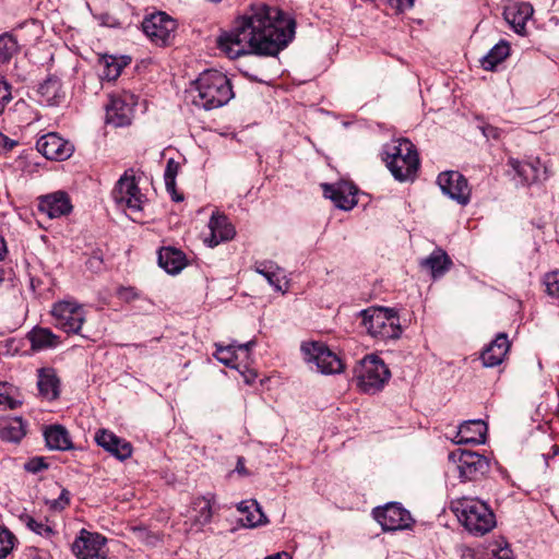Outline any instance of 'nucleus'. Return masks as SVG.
Returning <instances> with one entry per match:
<instances>
[{
	"mask_svg": "<svg viewBox=\"0 0 559 559\" xmlns=\"http://www.w3.org/2000/svg\"><path fill=\"white\" fill-rule=\"evenodd\" d=\"M295 21L264 2L250 4L217 38V47L230 59L246 55L276 56L294 38Z\"/></svg>",
	"mask_w": 559,
	"mask_h": 559,
	"instance_id": "f257e3e1",
	"label": "nucleus"
},
{
	"mask_svg": "<svg viewBox=\"0 0 559 559\" xmlns=\"http://www.w3.org/2000/svg\"><path fill=\"white\" fill-rule=\"evenodd\" d=\"M189 93L193 105L205 110L222 107L234 97L229 79L217 70L202 72Z\"/></svg>",
	"mask_w": 559,
	"mask_h": 559,
	"instance_id": "f03ea898",
	"label": "nucleus"
},
{
	"mask_svg": "<svg viewBox=\"0 0 559 559\" xmlns=\"http://www.w3.org/2000/svg\"><path fill=\"white\" fill-rule=\"evenodd\" d=\"M451 511L462 525L473 535L483 536L496 526V516L483 501L462 497L450 503Z\"/></svg>",
	"mask_w": 559,
	"mask_h": 559,
	"instance_id": "7ed1b4c3",
	"label": "nucleus"
},
{
	"mask_svg": "<svg viewBox=\"0 0 559 559\" xmlns=\"http://www.w3.org/2000/svg\"><path fill=\"white\" fill-rule=\"evenodd\" d=\"M384 162L399 181L414 180L419 167V157L415 145L407 139L393 140L385 144Z\"/></svg>",
	"mask_w": 559,
	"mask_h": 559,
	"instance_id": "20e7f679",
	"label": "nucleus"
},
{
	"mask_svg": "<svg viewBox=\"0 0 559 559\" xmlns=\"http://www.w3.org/2000/svg\"><path fill=\"white\" fill-rule=\"evenodd\" d=\"M391 372L386 365L376 355H367L354 368L353 381L364 392L373 394L382 390Z\"/></svg>",
	"mask_w": 559,
	"mask_h": 559,
	"instance_id": "39448f33",
	"label": "nucleus"
},
{
	"mask_svg": "<svg viewBox=\"0 0 559 559\" xmlns=\"http://www.w3.org/2000/svg\"><path fill=\"white\" fill-rule=\"evenodd\" d=\"M367 333L380 340L397 338L401 333L400 318L395 310L371 307L359 312Z\"/></svg>",
	"mask_w": 559,
	"mask_h": 559,
	"instance_id": "423d86ee",
	"label": "nucleus"
},
{
	"mask_svg": "<svg viewBox=\"0 0 559 559\" xmlns=\"http://www.w3.org/2000/svg\"><path fill=\"white\" fill-rule=\"evenodd\" d=\"M51 314L55 326L68 334H80L86 319L83 306L75 300H61L53 304Z\"/></svg>",
	"mask_w": 559,
	"mask_h": 559,
	"instance_id": "0eeeda50",
	"label": "nucleus"
},
{
	"mask_svg": "<svg viewBox=\"0 0 559 559\" xmlns=\"http://www.w3.org/2000/svg\"><path fill=\"white\" fill-rule=\"evenodd\" d=\"M304 358L307 362L317 366L318 371L324 374L340 373L344 370L342 359L329 349L323 343L310 342L301 346Z\"/></svg>",
	"mask_w": 559,
	"mask_h": 559,
	"instance_id": "6e6552de",
	"label": "nucleus"
},
{
	"mask_svg": "<svg viewBox=\"0 0 559 559\" xmlns=\"http://www.w3.org/2000/svg\"><path fill=\"white\" fill-rule=\"evenodd\" d=\"M449 460L456 464L459 476L463 481L476 480L489 469L487 457L473 451L456 449L450 452Z\"/></svg>",
	"mask_w": 559,
	"mask_h": 559,
	"instance_id": "1a4fd4ad",
	"label": "nucleus"
},
{
	"mask_svg": "<svg viewBox=\"0 0 559 559\" xmlns=\"http://www.w3.org/2000/svg\"><path fill=\"white\" fill-rule=\"evenodd\" d=\"M111 194L120 207L128 209L132 213L141 212L146 201L145 195L141 192L135 181V177L129 175L128 171L117 181Z\"/></svg>",
	"mask_w": 559,
	"mask_h": 559,
	"instance_id": "9d476101",
	"label": "nucleus"
},
{
	"mask_svg": "<svg viewBox=\"0 0 559 559\" xmlns=\"http://www.w3.org/2000/svg\"><path fill=\"white\" fill-rule=\"evenodd\" d=\"M136 104L138 97L131 92L112 94L106 105V122L117 128L129 126Z\"/></svg>",
	"mask_w": 559,
	"mask_h": 559,
	"instance_id": "9b49d317",
	"label": "nucleus"
},
{
	"mask_svg": "<svg viewBox=\"0 0 559 559\" xmlns=\"http://www.w3.org/2000/svg\"><path fill=\"white\" fill-rule=\"evenodd\" d=\"M142 28L152 43L164 47L170 45L175 38L177 24L165 12H157L144 19Z\"/></svg>",
	"mask_w": 559,
	"mask_h": 559,
	"instance_id": "f8f14e48",
	"label": "nucleus"
},
{
	"mask_svg": "<svg viewBox=\"0 0 559 559\" xmlns=\"http://www.w3.org/2000/svg\"><path fill=\"white\" fill-rule=\"evenodd\" d=\"M372 514L383 531L405 530L413 523L411 513L397 502L374 508Z\"/></svg>",
	"mask_w": 559,
	"mask_h": 559,
	"instance_id": "ddd939ff",
	"label": "nucleus"
},
{
	"mask_svg": "<svg viewBox=\"0 0 559 559\" xmlns=\"http://www.w3.org/2000/svg\"><path fill=\"white\" fill-rule=\"evenodd\" d=\"M106 543L103 535L82 530L72 544V551L78 559H106Z\"/></svg>",
	"mask_w": 559,
	"mask_h": 559,
	"instance_id": "4468645a",
	"label": "nucleus"
},
{
	"mask_svg": "<svg viewBox=\"0 0 559 559\" xmlns=\"http://www.w3.org/2000/svg\"><path fill=\"white\" fill-rule=\"evenodd\" d=\"M437 183L441 191L456 201L460 205L468 204L471 200V188L467 179L459 171L449 170L439 174Z\"/></svg>",
	"mask_w": 559,
	"mask_h": 559,
	"instance_id": "2eb2a0df",
	"label": "nucleus"
},
{
	"mask_svg": "<svg viewBox=\"0 0 559 559\" xmlns=\"http://www.w3.org/2000/svg\"><path fill=\"white\" fill-rule=\"evenodd\" d=\"M36 148L51 160H64L73 153V145L53 132L40 136L36 142Z\"/></svg>",
	"mask_w": 559,
	"mask_h": 559,
	"instance_id": "dca6fc26",
	"label": "nucleus"
},
{
	"mask_svg": "<svg viewBox=\"0 0 559 559\" xmlns=\"http://www.w3.org/2000/svg\"><path fill=\"white\" fill-rule=\"evenodd\" d=\"M94 439L99 447L120 461H124L132 455L131 443L107 429H99Z\"/></svg>",
	"mask_w": 559,
	"mask_h": 559,
	"instance_id": "f3484780",
	"label": "nucleus"
},
{
	"mask_svg": "<svg viewBox=\"0 0 559 559\" xmlns=\"http://www.w3.org/2000/svg\"><path fill=\"white\" fill-rule=\"evenodd\" d=\"M39 212L49 218H58L68 215L72 211L69 195L63 191H57L39 198Z\"/></svg>",
	"mask_w": 559,
	"mask_h": 559,
	"instance_id": "a211bd4d",
	"label": "nucleus"
},
{
	"mask_svg": "<svg viewBox=\"0 0 559 559\" xmlns=\"http://www.w3.org/2000/svg\"><path fill=\"white\" fill-rule=\"evenodd\" d=\"M510 342L507 333H498L495 340H492L481 352L480 359L484 367L492 368L497 367L504 360L507 354L510 350Z\"/></svg>",
	"mask_w": 559,
	"mask_h": 559,
	"instance_id": "6ab92c4d",
	"label": "nucleus"
},
{
	"mask_svg": "<svg viewBox=\"0 0 559 559\" xmlns=\"http://www.w3.org/2000/svg\"><path fill=\"white\" fill-rule=\"evenodd\" d=\"M324 197L331 199L342 210H352L356 203V188L348 183L322 185Z\"/></svg>",
	"mask_w": 559,
	"mask_h": 559,
	"instance_id": "aec40b11",
	"label": "nucleus"
},
{
	"mask_svg": "<svg viewBox=\"0 0 559 559\" xmlns=\"http://www.w3.org/2000/svg\"><path fill=\"white\" fill-rule=\"evenodd\" d=\"M487 425L481 419L464 421L454 438L456 444H481L486 441Z\"/></svg>",
	"mask_w": 559,
	"mask_h": 559,
	"instance_id": "412c9836",
	"label": "nucleus"
},
{
	"mask_svg": "<svg viewBox=\"0 0 559 559\" xmlns=\"http://www.w3.org/2000/svg\"><path fill=\"white\" fill-rule=\"evenodd\" d=\"M209 228L211 230V236L205 241L212 248L222 241L233 239L236 234L235 227L231 225L228 217L221 213L212 214L209 222Z\"/></svg>",
	"mask_w": 559,
	"mask_h": 559,
	"instance_id": "4be33fe9",
	"label": "nucleus"
},
{
	"mask_svg": "<svg viewBox=\"0 0 559 559\" xmlns=\"http://www.w3.org/2000/svg\"><path fill=\"white\" fill-rule=\"evenodd\" d=\"M37 94L38 102L46 106H58L64 98L61 81L55 75L48 76L39 84Z\"/></svg>",
	"mask_w": 559,
	"mask_h": 559,
	"instance_id": "5701e85b",
	"label": "nucleus"
},
{
	"mask_svg": "<svg viewBox=\"0 0 559 559\" xmlns=\"http://www.w3.org/2000/svg\"><path fill=\"white\" fill-rule=\"evenodd\" d=\"M533 14V8L528 3H520L506 8L504 20L520 35L525 33L526 22Z\"/></svg>",
	"mask_w": 559,
	"mask_h": 559,
	"instance_id": "b1692460",
	"label": "nucleus"
},
{
	"mask_svg": "<svg viewBox=\"0 0 559 559\" xmlns=\"http://www.w3.org/2000/svg\"><path fill=\"white\" fill-rule=\"evenodd\" d=\"M254 344V341H249L245 344L239 345H216V352L214 356L219 362L224 364L225 366L230 368H237L236 361L239 358V354H242L245 358H248L249 350L252 348Z\"/></svg>",
	"mask_w": 559,
	"mask_h": 559,
	"instance_id": "393cba45",
	"label": "nucleus"
},
{
	"mask_svg": "<svg viewBox=\"0 0 559 559\" xmlns=\"http://www.w3.org/2000/svg\"><path fill=\"white\" fill-rule=\"evenodd\" d=\"M37 386L40 396L47 401H53L60 394V381L52 368H41L38 370Z\"/></svg>",
	"mask_w": 559,
	"mask_h": 559,
	"instance_id": "a878e982",
	"label": "nucleus"
},
{
	"mask_svg": "<svg viewBox=\"0 0 559 559\" xmlns=\"http://www.w3.org/2000/svg\"><path fill=\"white\" fill-rule=\"evenodd\" d=\"M237 509L242 514L239 521L245 527H257L267 522L265 514L255 500L241 501Z\"/></svg>",
	"mask_w": 559,
	"mask_h": 559,
	"instance_id": "bb28decb",
	"label": "nucleus"
},
{
	"mask_svg": "<svg viewBox=\"0 0 559 559\" xmlns=\"http://www.w3.org/2000/svg\"><path fill=\"white\" fill-rule=\"evenodd\" d=\"M158 264L169 274H178L186 266V255L182 251L166 247L158 251Z\"/></svg>",
	"mask_w": 559,
	"mask_h": 559,
	"instance_id": "cd10ccee",
	"label": "nucleus"
},
{
	"mask_svg": "<svg viewBox=\"0 0 559 559\" xmlns=\"http://www.w3.org/2000/svg\"><path fill=\"white\" fill-rule=\"evenodd\" d=\"M27 338L31 342L32 349L34 350L55 348L60 344V337L50 329L43 326L33 328L28 332Z\"/></svg>",
	"mask_w": 559,
	"mask_h": 559,
	"instance_id": "c85d7f7f",
	"label": "nucleus"
},
{
	"mask_svg": "<svg viewBox=\"0 0 559 559\" xmlns=\"http://www.w3.org/2000/svg\"><path fill=\"white\" fill-rule=\"evenodd\" d=\"M26 435V424L21 417L0 419V438L9 442H20Z\"/></svg>",
	"mask_w": 559,
	"mask_h": 559,
	"instance_id": "c756f323",
	"label": "nucleus"
},
{
	"mask_svg": "<svg viewBox=\"0 0 559 559\" xmlns=\"http://www.w3.org/2000/svg\"><path fill=\"white\" fill-rule=\"evenodd\" d=\"M44 437L47 447L51 450L66 451L73 448L68 430L61 425L48 427Z\"/></svg>",
	"mask_w": 559,
	"mask_h": 559,
	"instance_id": "7c9ffc66",
	"label": "nucleus"
},
{
	"mask_svg": "<svg viewBox=\"0 0 559 559\" xmlns=\"http://www.w3.org/2000/svg\"><path fill=\"white\" fill-rule=\"evenodd\" d=\"M214 503V495L207 493L206 496L198 497L192 502V510L195 512L193 515V525L201 528L211 522L213 516L212 506Z\"/></svg>",
	"mask_w": 559,
	"mask_h": 559,
	"instance_id": "2f4dec72",
	"label": "nucleus"
},
{
	"mask_svg": "<svg viewBox=\"0 0 559 559\" xmlns=\"http://www.w3.org/2000/svg\"><path fill=\"white\" fill-rule=\"evenodd\" d=\"M421 266L430 271L432 277L442 276L452 265V261L445 251L441 249L433 250L429 257L421 261Z\"/></svg>",
	"mask_w": 559,
	"mask_h": 559,
	"instance_id": "473e14b6",
	"label": "nucleus"
},
{
	"mask_svg": "<svg viewBox=\"0 0 559 559\" xmlns=\"http://www.w3.org/2000/svg\"><path fill=\"white\" fill-rule=\"evenodd\" d=\"M130 58L115 57V56H103L99 58L98 64L102 68L100 76L108 81H115L120 74L122 69L129 64Z\"/></svg>",
	"mask_w": 559,
	"mask_h": 559,
	"instance_id": "72a5a7b5",
	"label": "nucleus"
},
{
	"mask_svg": "<svg viewBox=\"0 0 559 559\" xmlns=\"http://www.w3.org/2000/svg\"><path fill=\"white\" fill-rule=\"evenodd\" d=\"M509 165L526 185L534 183L540 179V163L538 159L534 162H521L514 158H510Z\"/></svg>",
	"mask_w": 559,
	"mask_h": 559,
	"instance_id": "f704fd0d",
	"label": "nucleus"
},
{
	"mask_svg": "<svg viewBox=\"0 0 559 559\" xmlns=\"http://www.w3.org/2000/svg\"><path fill=\"white\" fill-rule=\"evenodd\" d=\"M510 55V45L506 40H500L480 59L483 69L492 71Z\"/></svg>",
	"mask_w": 559,
	"mask_h": 559,
	"instance_id": "c9c22d12",
	"label": "nucleus"
},
{
	"mask_svg": "<svg viewBox=\"0 0 559 559\" xmlns=\"http://www.w3.org/2000/svg\"><path fill=\"white\" fill-rule=\"evenodd\" d=\"M180 170V163L174 158H169L166 164L164 180L168 193H170L174 201L179 202L183 200L182 194H178L176 190V177Z\"/></svg>",
	"mask_w": 559,
	"mask_h": 559,
	"instance_id": "e433bc0d",
	"label": "nucleus"
},
{
	"mask_svg": "<svg viewBox=\"0 0 559 559\" xmlns=\"http://www.w3.org/2000/svg\"><path fill=\"white\" fill-rule=\"evenodd\" d=\"M254 270L263 275L277 292H283L280 267L275 266L272 262H257Z\"/></svg>",
	"mask_w": 559,
	"mask_h": 559,
	"instance_id": "4c0bfd02",
	"label": "nucleus"
},
{
	"mask_svg": "<svg viewBox=\"0 0 559 559\" xmlns=\"http://www.w3.org/2000/svg\"><path fill=\"white\" fill-rule=\"evenodd\" d=\"M17 40L12 35H0V63L8 62L17 52Z\"/></svg>",
	"mask_w": 559,
	"mask_h": 559,
	"instance_id": "58836bf2",
	"label": "nucleus"
},
{
	"mask_svg": "<svg viewBox=\"0 0 559 559\" xmlns=\"http://www.w3.org/2000/svg\"><path fill=\"white\" fill-rule=\"evenodd\" d=\"M23 523L26 525L27 528L33 531L34 533L44 536V537H50L55 532L50 525H48L46 519H35L28 514L21 518Z\"/></svg>",
	"mask_w": 559,
	"mask_h": 559,
	"instance_id": "ea45409f",
	"label": "nucleus"
},
{
	"mask_svg": "<svg viewBox=\"0 0 559 559\" xmlns=\"http://www.w3.org/2000/svg\"><path fill=\"white\" fill-rule=\"evenodd\" d=\"M14 388L8 383L0 382V408L15 409L21 401L14 395Z\"/></svg>",
	"mask_w": 559,
	"mask_h": 559,
	"instance_id": "a19ab883",
	"label": "nucleus"
},
{
	"mask_svg": "<svg viewBox=\"0 0 559 559\" xmlns=\"http://www.w3.org/2000/svg\"><path fill=\"white\" fill-rule=\"evenodd\" d=\"M14 539L9 530L0 527V559H4L12 551Z\"/></svg>",
	"mask_w": 559,
	"mask_h": 559,
	"instance_id": "79ce46f5",
	"label": "nucleus"
},
{
	"mask_svg": "<svg viewBox=\"0 0 559 559\" xmlns=\"http://www.w3.org/2000/svg\"><path fill=\"white\" fill-rule=\"evenodd\" d=\"M544 284L548 295L559 298V271H554L546 274Z\"/></svg>",
	"mask_w": 559,
	"mask_h": 559,
	"instance_id": "37998d69",
	"label": "nucleus"
},
{
	"mask_svg": "<svg viewBox=\"0 0 559 559\" xmlns=\"http://www.w3.org/2000/svg\"><path fill=\"white\" fill-rule=\"evenodd\" d=\"M25 469L29 473L36 474L44 469L48 468V464L45 462L44 457H33L27 463H25Z\"/></svg>",
	"mask_w": 559,
	"mask_h": 559,
	"instance_id": "c03bdc74",
	"label": "nucleus"
},
{
	"mask_svg": "<svg viewBox=\"0 0 559 559\" xmlns=\"http://www.w3.org/2000/svg\"><path fill=\"white\" fill-rule=\"evenodd\" d=\"M11 87L2 79H0V114L3 112L7 104L11 100Z\"/></svg>",
	"mask_w": 559,
	"mask_h": 559,
	"instance_id": "a18cd8bd",
	"label": "nucleus"
},
{
	"mask_svg": "<svg viewBox=\"0 0 559 559\" xmlns=\"http://www.w3.org/2000/svg\"><path fill=\"white\" fill-rule=\"evenodd\" d=\"M25 556L27 559H51L50 554L47 550L31 547L26 550Z\"/></svg>",
	"mask_w": 559,
	"mask_h": 559,
	"instance_id": "49530a36",
	"label": "nucleus"
},
{
	"mask_svg": "<svg viewBox=\"0 0 559 559\" xmlns=\"http://www.w3.org/2000/svg\"><path fill=\"white\" fill-rule=\"evenodd\" d=\"M392 2H395V8L399 12H404L414 7L415 0H392Z\"/></svg>",
	"mask_w": 559,
	"mask_h": 559,
	"instance_id": "de8ad7c7",
	"label": "nucleus"
},
{
	"mask_svg": "<svg viewBox=\"0 0 559 559\" xmlns=\"http://www.w3.org/2000/svg\"><path fill=\"white\" fill-rule=\"evenodd\" d=\"M118 295L120 298H122L124 300H131V299L136 298V293L131 287H121L118 290Z\"/></svg>",
	"mask_w": 559,
	"mask_h": 559,
	"instance_id": "09e8293b",
	"label": "nucleus"
},
{
	"mask_svg": "<svg viewBox=\"0 0 559 559\" xmlns=\"http://www.w3.org/2000/svg\"><path fill=\"white\" fill-rule=\"evenodd\" d=\"M87 266L93 270H99L103 264V259L99 254L94 253L86 262Z\"/></svg>",
	"mask_w": 559,
	"mask_h": 559,
	"instance_id": "8fccbe9b",
	"label": "nucleus"
},
{
	"mask_svg": "<svg viewBox=\"0 0 559 559\" xmlns=\"http://www.w3.org/2000/svg\"><path fill=\"white\" fill-rule=\"evenodd\" d=\"M69 503H70L69 491L63 489L61 491L59 499L56 501V504H58L61 509H63Z\"/></svg>",
	"mask_w": 559,
	"mask_h": 559,
	"instance_id": "3c124183",
	"label": "nucleus"
},
{
	"mask_svg": "<svg viewBox=\"0 0 559 559\" xmlns=\"http://www.w3.org/2000/svg\"><path fill=\"white\" fill-rule=\"evenodd\" d=\"M497 559H513L512 550L508 547L500 548L496 554Z\"/></svg>",
	"mask_w": 559,
	"mask_h": 559,
	"instance_id": "603ef678",
	"label": "nucleus"
},
{
	"mask_svg": "<svg viewBox=\"0 0 559 559\" xmlns=\"http://www.w3.org/2000/svg\"><path fill=\"white\" fill-rule=\"evenodd\" d=\"M483 133L487 138H493V139H498L499 138L498 129L495 128V127H491V126L485 127L483 129Z\"/></svg>",
	"mask_w": 559,
	"mask_h": 559,
	"instance_id": "864d4df0",
	"label": "nucleus"
},
{
	"mask_svg": "<svg viewBox=\"0 0 559 559\" xmlns=\"http://www.w3.org/2000/svg\"><path fill=\"white\" fill-rule=\"evenodd\" d=\"M235 471L240 475H249L246 466H245V459L242 456H239L237 460V465Z\"/></svg>",
	"mask_w": 559,
	"mask_h": 559,
	"instance_id": "5fc2aeb1",
	"label": "nucleus"
},
{
	"mask_svg": "<svg viewBox=\"0 0 559 559\" xmlns=\"http://www.w3.org/2000/svg\"><path fill=\"white\" fill-rule=\"evenodd\" d=\"M15 144L16 143L14 141L0 133V145H2L5 150H11Z\"/></svg>",
	"mask_w": 559,
	"mask_h": 559,
	"instance_id": "6e6d98bb",
	"label": "nucleus"
},
{
	"mask_svg": "<svg viewBox=\"0 0 559 559\" xmlns=\"http://www.w3.org/2000/svg\"><path fill=\"white\" fill-rule=\"evenodd\" d=\"M264 559H292L290 555L288 552H277L275 555H272V556H267L266 558Z\"/></svg>",
	"mask_w": 559,
	"mask_h": 559,
	"instance_id": "4d7b16f0",
	"label": "nucleus"
},
{
	"mask_svg": "<svg viewBox=\"0 0 559 559\" xmlns=\"http://www.w3.org/2000/svg\"><path fill=\"white\" fill-rule=\"evenodd\" d=\"M7 245L2 236H0V261L4 259L7 254Z\"/></svg>",
	"mask_w": 559,
	"mask_h": 559,
	"instance_id": "13d9d810",
	"label": "nucleus"
},
{
	"mask_svg": "<svg viewBox=\"0 0 559 559\" xmlns=\"http://www.w3.org/2000/svg\"><path fill=\"white\" fill-rule=\"evenodd\" d=\"M559 453V447L552 445V456L557 455Z\"/></svg>",
	"mask_w": 559,
	"mask_h": 559,
	"instance_id": "bf43d9fd",
	"label": "nucleus"
}]
</instances>
